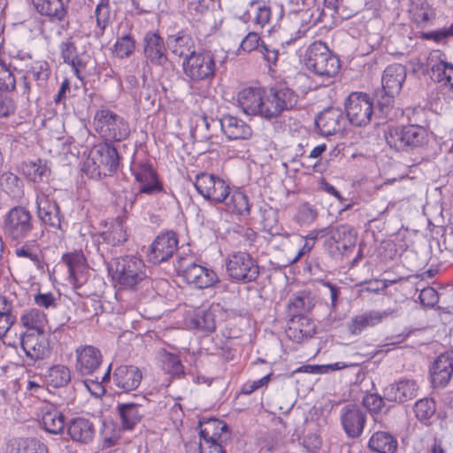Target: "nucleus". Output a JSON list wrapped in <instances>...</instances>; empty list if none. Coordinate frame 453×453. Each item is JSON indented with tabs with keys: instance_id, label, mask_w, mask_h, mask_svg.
I'll return each mask as SVG.
<instances>
[{
	"instance_id": "f257e3e1",
	"label": "nucleus",
	"mask_w": 453,
	"mask_h": 453,
	"mask_svg": "<svg viewBox=\"0 0 453 453\" xmlns=\"http://www.w3.org/2000/svg\"><path fill=\"white\" fill-rule=\"evenodd\" d=\"M297 101L298 95L288 87H273L268 90L246 88L238 95V103L243 112L269 120L292 110Z\"/></svg>"
},
{
	"instance_id": "f03ea898",
	"label": "nucleus",
	"mask_w": 453,
	"mask_h": 453,
	"mask_svg": "<svg viewBox=\"0 0 453 453\" xmlns=\"http://www.w3.org/2000/svg\"><path fill=\"white\" fill-rule=\"evenodd\" d=\"M108 271L112 280L124 288L134 289L147 280L145 264L135 256L113 258L108 264Z\"/></svg>"
},
{
	"instance_id": "7ed1b4c3",
	"label": "nucleus",
	"mask_w": 453,
	"mask_h": 453,
	"mask_svg": "<svg viewBox=\"0 0 453 453\" xmlns=\"http://www.w3.org/2000/svg\"><path fill=\"white\" fill-rule=\"evenodd\" d=\"M303 61L308 70L326 80L334 78L341 66L338 58L321 41L312 42L306 49Z\"/></svg>"
},
{
	"instance_id": "20e7f679",
	"label": "nucleus",
	"mask_w": 453,
	"mask_h": 453,
	"mask_svg": "<svg viewBox=\"0 0 453 453\" xmlns=\"http://www.w3.org/2000/svg\"><path fill=\"white\" fill-rule=\"evenodd\" d=\"M119 163L117 149L108 142L95 145L84 163L83 171L91 178H101L114 173Z\"/></svg>"
},
{
	"instance_id": "39448f33",
	"label": "nucleus",
	"mask_w": 453,
	"mask_h": 453,
	"mask_svg": "<svg viewBox=\"0 0 453 453\" xmlns=\"http://www.w3.org/2000/svg\"><path fill=\"white\" fill-rule=\"evenodd\" d=\"M199 426V453H226L224 443L230 438L227 425L218 418H209L200 421Z\"/></svg>"
},
{
	"instance_id": "423d86ee",
	"label": "nucleus",
	"mask_w": 453,
	"mask_h": 453,
	"mask_svg": "<svg viewBox=\"0 0 453 453\" xmlns=\"http://www.w3.org/2000/svg\"><path fill=\"white\" fill-rule=\"evenodd\" d=\"M94 127L100 136L108 141L120 142L127 139L130 134L127 121L108 109L96 111Z\"/></svg>"
},
{
	"instance_id": "0eeeda50",
	"label": "nucleus",
	"mask_w": 453,
	"mask_h": 453,
	"mask_svg": "<svg viewBox=\"0 0 453 453\" xmlns=\"http://www.w3.org/2000/svg\"><path fill=\"white\" fill-rule=\"evenodd\" d=\"M387 143L396 150L422 145L426 138V129L418 125L388 127L385 131Z\"/></svg>"
},
{
	"instance_id": "6e6552de",
	"label": "nucleus",
	"mask_w": 453,
	"mask_h": 453,
	"mask_svg": "<svg viewBox=\"0 0 453 453\" xmlns=\"http://www.w3.org/2000/svg\"><path fill=\"white\" fill-rule=\"evenodd\" d=\"M182 69L184 74L193 81L211 80L216 71L214 57L211 51L193 52L184 58Z\"/></svg>"
},
{
	"instance_id": "1a4fd4ad",
	"label": "nucleus",
	"mask_w": 453,
	"mask_h": 453,
	"mask_svg": "<svg viewBox=\"0 0 453 453\" xmlns=\"http://www.w3.org/2000/svg\"><path fill=\"white\" fill-rule=\"evenodd\" d=\"M346 116L353 126H367L373 115V104L369 95L362 92H352L345 100Z\"/></svg>"
},
{
	"instance_id": "9d476101",
	"label": "nucleus",
	"mask_w": 453,
	"mask_h": 453,
	"mask_svg": "<svg viewBox=\"0 0 453 453\" xmlns=\"http://www.w3.org/2000/svg\"><path fill=\"white\" fill-rule=\"evenodd\" d=\"M226 271L234 280L251 282L259 275L257 262L247 252H235L229 255L226 260Z\"/></svg>"
},
{
	"instance_id": "9b49d317",
	"label": "nucleus",
	"mask_w": 453,
	"mask_h": 453,
	"mask_svg": "<svg viewBox=\"0 0 453 453\" xmlns=\"http://www.w3.org/2000/svg\"><path fill=\"white\" fill-rule=\"evenodd\" d=\"M326 232L327 238L325 240V246L332 255L342 254L356 245L357 233L350 225H331L327 227Z\"/></svg>"
},
{
	"instance_id": "f8f14e48",
	"label": "nucleus",
	"mask_w": 453,
	"mask_h": 453,
	"mask_svg": "<svg viewBox=\"0 0 453 453\" xmlns=\"http://www.w3.org/2000/svg\"><path fill=\"white\" fill-rule=\"evenodd\" d=\"M195 187L205 199L216 203H224L230 195V187L224 180L207 173L196 175Z\"/></svg>"
},
{
	"instance_id": "ddd939ff",
	"label": "nucleus",
	"mask_w": 453,
	"mask_h": 453,
	"mask_svg": "<svg viewBox=\"0 0 453 453\" xmlns=\"http://www.w3.org/2000/svg\"><path fill=\"white\" fill-rule=\"evenodd\" d=\"M32 229V216L26 208L21 206L13 207L5 216L4 231L12 240L26 238Z\"/></svg>"
},
{
	"instance_id": "4468645a",
	"label": "nucleus",
	"mask_w": 453,
	"mask_h": 453,
	"mask_svg": "<svg viewBox=\"0 0 453 453\" xmlns=\"http://www.w3.org/2000/svg\"><path fill=\"white\" fill-rule=\"evenodd\" d=\"M247 12L254 25L260 27L277 23L284 15L283 6L272 0H252Z\"/></svg>"
},
{
	"instance_id": "2eb2a0df",
	"label": "nucleus",
	"mask_w": 453,
	"mask_h": 453,
	"mask_svg": "<svg viewBox=\"0 0 453 453\" xmlns=\"http://www.w3.org/2000/svg\"><path fill=\"white\" fill-rule=\"evenodd\" d=\"M178 272L181 273L187 283L197 288H207L218 282L216 273L196 263L186 265L185 259L180 257L176 265Z\"/></svg>"
},
{
	"instance_id": "dca6fc26",
	"label": "nucleus",
	"mask_w": 453,
	"mask_h": 453,
	"mask_svg": "<svg viewBox=\"0 0 453 453\" xmlns=\"http://www.w3.org/2000/svg\"><path fill=\"white\" fill-rule=\"evenodd\" d=\"M37 216L42 223L53 229L62 230V219L60 209L55 199L43 192L36 195Z\"/></svg>"
},
{
	"instance_id": "f3484780",
	"label": "nucleus",
	"mask_w": 453,
	"mask_h": 453,
	"mask_svg": "<svg viewBox=\"0 0 453 453\" xmlns=\"http://www.w3.org/2000/svg\"><path fill=\"white\" fill-rule=\"evenodd\" d=\"M178 249V239L173 231L158 234L150 245L148 254L149 260L153 264H160L171 258Z\"/></svg>"
},
{
	"instance_id": "a211bd4d",
	"label": "nucleus",
	"mask_w": 453,
	"mask_h": 453,
	"mask_svg": "<svg viewBox=\"0 0 453 453\" xmlns=\"http://www.w3.org/2000/svg\"><path fill=\"white\" fill-rule=\"evenodd\" d=\"M131 170L139 183V193L155 195L163 190L156 171L148 162L133 163Z\"/></svg>"
},
{
	"instance_id": "6ab92c4d",
	"label": "nucleus",
	"mask_w": 453,
	"mask_h": 453,
	"mask_svg": "<svg viewBox=\"0 0 453 453\" xmlns=\"http://www.w3.org/2000/svg\"><path fill=\"white\" fill-rule=\"evenodd\" d=\"M366 421V413L356 404H348L342 409L341 423L349 438L359 437Z\"/></svg>"
},
{
	"instance_id": "aec40b11",
	"label": "nucleus",
	"mask_w": 453,
	"mask_h": 453,
	"mask_svg": "<svg viewBox=\"0 0 453 453\" xmlns=\"http://www.w3.org/2000/svg\"><path fill=\"white\" fill-rule=\"evenodd\" d=\"M453 375V350L441 353L430 367V377L434 387L443 388Z\"/></svg>"
},
{
	"instance_id": "412c9836",
	"label": "nucleus",
	"mask_w": 453,
	"mask_h": 453,
	"mask_svg": "<svg viewBox=\"0 0 453 453\" xmlns=\"http://www.w3.org/2000/svg\"><path fill=\"white\" fill-rule=\"evenodd\" d=\"M426 65L432 80L444 82L453 88V65L441 59V53L439 50L429 53Z\"/></svg>"
},
{
	"instance_id": "4be33fe9",
	"label": "nucleus",
	"mask_w": 453,
	"mask_h": 453,
	"mask_svg": "<svg viewBox=\"0 0 453 453\" xmlns=\"http://www.w3.org/2000/svg\"><path fill=\"white\" fill-rule=\"evenodd\" d=\"M76 371L81 375L93 374L102 363V355L98 349L86 345L76 349Z\"/></svg>"
},
{
	"instance_id": "5701e85b",
	"label": "nucleus",
	"mask_w": 453,
	"mask_h": 453,
	"mask_svg": "<svg viewBox=\"0 0 453 453\" xmlns=\"http://www.w3.org/2000/svg\"><path fill=\"white\" fill-rule=\"evenodd\" d=\"M346 125V119L342 110L329 108L320 112L316 119V127L324 136L342 132Z\"/></svg>"
},
{
	"instance_id": "b1692460",
	"label": "nucleus",
	"mask_w": 453,
	"mask_h": 453,
	"mask_svg": "<svg viewBox=\"0 0 453 453\" xmlns=\"http://www.w3.org/2000/svg\"><path fill=\"white\" fill-rule=\"evenodd\" d=\"M62 261L68 268L69 280L74 288L82 286L88 279V266L81 252L65 254Z\"/></svg>"
},
{
	"instance_id": "393cba45",
	"label": "nucleus",
	"mask_w": 453,
	"mask_h": 453,
	"mask_svg": "<svg viewBox=\"0 0 453 453\" xmlns=\"http://www.w3.org/2000/svg\"><path fill=\"white\" fill-rule=\"evenodd\" d=\"M133 25L129 21L121 22L117 29V40L113 45V54L119 58L131 57L136 48V41L132 33Z\"/></svg>"
},
{
	"instance_id": "a878e982",
	"label": "nucleus",
	"mask_w": 453,
	"mask_h": 453,
	"mask_svg": "<svg viewBox=\"0 0 453 453\" xmlns=\"http://www.w3.org/2000/svg\"><path fill=\"white\" fill-rule=\"evenodd\" d=\"M20 344L32 361L42 360L50 354L49 342L42 334H24Z\"/></svg>"
},
{
	"instance_id": "bb28decb",
	"label": "nucleus",
	"mask_w": 453,
	"mask_h": 453,
	"mask_svg": "<svg viewBox=\"0 0 453 453\" xmlns=\"http://www.w3.org/2000/svg\"><path fill=\"white\" fill-rule=\"evenodd\" d=\"M211 122L219 124L229 140H245L252 135V129L247 123L231 115H225L219 121L211 119Z\"/></svg>"
},
{
	"instance_id": "cd10ccee",
	"label": "nucleus",
	"mask_w": 453,
	"mask_h": 453,
	"mask_svg": "<svg viewBox=\"0 0 453 453\" xmlns=\"http://www.w3.org/2000/svg\"><path fill=\"white\" fill-rule=\"evenodd\" d=\"M166 47L163 38L156 32L144 36V56L153 65H163L167 61Z\"/></svg>"
},
{
	"instance_id": "c85d7f7f",
	"label": "nucleus",
	"mask_w": 453,
	"mask_h": 453,
	"mask_svg": "<svg viewBox=\"0 0 453 453\" xmlns=\"http://www.w3.org/2000/svg\"><path fill=\"white\" fill-rule=\"evenodd\" d=\"M406 69L403 65L394 64L388 65L384 70L381 78L382 93L398 95L406 79Z\"/></svg>"
},
{
	"instance_id": "c756f323",
	"label": "nucleus",
	"mask_w": 453,
	"mask_h": 453,
	"mask_svg": "<svg viewBox=\"0 0 453 453\" xmlns=\"http://www.w3.org/2000/svg\"><path fill=\"white\" fill-rule=\"evenodd\" d=\"M418 386L413 380H402L385 389V398L390 402L405 403L418 395Z\"/></svg>"
},
{
	"instance_id": "7c9ffc66",
	"label": "nucleus",
	"mask_w": 453,
	"mask_h": 453,
	"mask_svg": "<svg viewBox=\"0 0 453 453\" xmlns=\"http://www.w3.org/2000/svg\"><path fill=\"white\" fill-rule=\"evenodd\" d=\"M21 70L25 78L36 81L39 88H43L49 80L51 70L47 61L27 58L23 60Z\"/></svg>"
},
{
	"instance_id": "2f4dec72",
	"label": "nucleus",
	"mask_w": 453,
	"mask_h": 453,
	"mask_svg": "<svg viewBox=\"0 0 453 453\" xmlns=\"http://www.w3.org/2000/svg\"><path fill=\"white\" fill-rule=\"evenodd\" d=\"M142 379V371L134 365H120L113 372L115 385L124 391L136 389Z\"/></svg>"
},
{
	"instance_id": "473e14b6",
	"label": "nucleus",
	"mask_w": 453,
	"mask_h": 453,
	"mask_svg": "<svg viewBox=\"0 0 453 453\" xmlns=\"http://www.w3.org/2000/svg\"><path fill=\"white\" fill-rule=\"evenodd\" d=\"M388 316V311H368L352 318L348 323V330L351 334L357 335L366 328L379 325Z\"/></svg>"
},
{
	"instance_id": "72a5a7b5",
	"label": "nucleus",
	"mask_w": 453,
	"mask_h": 453,
	"mask_svg": "<svg viewBox=\"0 0 453 453\" xmlns=\"http://www.w3.org/2000/svg\"><path fill=\"white\" fill-rule=\"evenodd\" d=\"M286 334L292 341L300 342L314 335L315 326L312 321L307 317L293 315L288 322Z\"/></svg>"
},
{
	"instance_id": "f704fd0d",
	"label": "nucleus",
	"mask_w": 453,
	"mask_h": 453,
	"mask_svg": "<svg viewBox=\"0 0 453 453\" xmlns=\"http://www.w3.org/2000/svg\"><path fill=\"white\" fill-rule=\"evenodd\" d=\"M32 4L40 15L52 22H62L67 15V6L63 0H32Z\"/></svg>"
},
{
	"instance_id": "c9c22d12",
	"label": "nucleus",
	"mask_w": 453,
	"mask_h": 453,
	"mask_svg": "<svg viewBox=\"0 0 453 453\" xmlns=\"http://www.w3.org/2000/svg\"><path fill=\"white\" fill-rule=\"evenodd\" d=\"M67 434L76 442L88 444L92 441L95 435L93 424L87 418H73L67 425Z\"/></svg>"
},
{
	"instance_id": "e433bc0d",
	"label": "nucleus",
	"mask_w": 453,
	"mask_h": 453,
	"mask_svg": "<svg viewBox=\"0 0 453 453\" xmlns=\"http://www.w3.org/2000/svg\"><path fill=\"white\" fill-rule=\"evenodd\" d=\"M166 45L170 51L177 57L188 58L196 51L194 38L184 31L169 35L166 39Z\"/></svg>"
},
{
	"instance_id": "4c0bfd02",
	"label": "nucleus",
	"mask_w": 453,
	"mask_h": 453,
	"mask_svg": "<svg viewBox=\"0 0 453 453\" xmlns=\"http://www.w3.org/2000/svg\"><path fill=\"white\" fill-rule=\"evenodd\" d=\"M118 411L121 419V426L127 430H132L143 416L142 406L140 403H127L119 404Z\"/></svg>"
},
{
	"instance_id": "58836bf2",
	"label": "nucleus",
	"mask_w": 453,
	"mask_h": 453,
	"mask_svg": "<svg viewBox=\"0 0 453 453\" xmlns=\"http://www.w3.org/2000/svg\"><path fill=\"white\" fill-rule=\"evenodd\" d=\"M47 322L46 314L36 308L25 311L20 317L21 325L29 330L36 331L38 334H44V327Z\"/></svg>"
},
{
	"instance_id": "ea45409f",
	"label": "nucleus",
	"mask_w": 453,
	"mask_h": 453,
	"mask_svg": "<svg viewBox=\"0 0 453 453\" xmlns=\"http://www.w3.org/2000/svg\"><path fill=\"white\" fill-rule=\"evenodd\" d=\"M369 448L378 453H395L397 441L390 434L379 431L372 435Z\"/></svg>"
},
{
	"instance_id": "a19ab883",
	"label": "nucleus",
	"mask_w": 453,
	"mask_h": 453,
	"mask_svg": "<svg viewBox=\"0 0 453 453\" xmlns=\"http://www.w3.org/2000/svg\"><path fill=\"white\" fill-rule=\"evenodd\" d=\"M125 223L124 217H117L111 223L109 230L103 233V239L113 246L125 242L128 236Z\"/></svg>"
},
{
	"instance_id": "79ce46f5",
	"label": "nucleus",
	"mask_w": 453,
	"mask_h": 453,
	"mask_svg": "<svg viewBox=\"0 0 453 453\" xmlns=\"http://www.w3.org/2000/svg\"><path fill=\"white\" fill-rule=\"evenodd\" d=\"M59 50L64 62L71 65L74 73L79 77L80 68L83 67L84 64L74 42L70 40L62 42L59 45Z\"/></svg>"
},
{
	"instance_id": "37998d69",
	"label": "nucleus",
	"mask_w": 453,
	"mask_h": 453,
	"mask_svg": "<svg viewBox=\"0 0 453 453\" xmlns=\"http://www.w3.org/2000/svg\"><path fill=\"white\" fill-rule=\"evenodd\" d=\"M409 12L411 19L422 24L434 18V12L427 0H410Z\"/></svg>"
},
{
	"instance_id": "c03bdc74",
	"label": "nucleus",
	"mask_w": 453,
	"mask_h": 453,
	"mask_svg": "<svg viewBox=\"0 0 453 453\" xmlns=\"http://www.w3.org/2000/svg\"><path fill=\"white\" fill-rule=\"evenodd\" d=\"M42 423L44 429L53 434H62L65 426L64 414L55 409L43 413Z\"/></svg>"
},
{
	"instance_id": "a18cd8bd",
	"label": "nucleus",
	"mask_w": 453,
	"mask_h": 453,
	"mask_svg": "<svg viewBox=\"0 0 453 453\" xmlns=\"http://www.w3.org/2000/svg\"><path fill=\"white\" fill-rule=\"evenodd\" d=\"M9 453H48V449L36 439H19L11 444Z\"/></svg>"
},
{
	"instance_id": "49530a36",
	"label": "nucleus",
	"mask_w": 453,
	"mask_h": 453,
	"mask_svg": "<svg viewBox=\"0 0 453 453\" xmlns=\"http://www.w3.org/2000/svg\"><path fill=\"white\" fill-rule=\"evenodd\" d=\"M15 255L34 266L39 268L42 261V251L38 245L33 242H26L15 249Z\"/></svg>"
},
{
	"instance_id": "de8ad7c7",
	"label": "nucleus",
	"mask_w": 453,
	"mask_h": 453,
	"mask_svg": "<svg viewBox=\"0 0 453 453\" xmlns=\"http://www.w3.org/2000/svg\"><path fill=\"white\" fill-rule=\"evenodd\" d=\"M96 27L99 29V35H104L106 27L115 18L114 12L110 6V0H100L95 10Z\"/></svg>"
},
{
	"instance_id": "09e8293b",
	"label": "nucleus",
	"mask_w": 453,
	"mask_h": 453,
	"mask_svg": "<svg viewBox=\"0 0 453 453\" xmlns=\"http://www.w3.org/2000/svg\"><path fill=\"white\" fill-rule=\"evenodd\" d=\"M71 380L69 368L63 365H57L50 367L46 375L47 383L53 388L66 386Z\"/></svg>"
},
{
	"instance_id": "8fccbe9b",
	"label": "nucleus",
	"mask_w": 453,
	"mask_h": 453,
	"mask_svg": "<svg viewBox=\"0 0 453 453\" xmlns=\"http://www.w3.org/2000/svg\"><path fill=\"white\" fill-rule=\"evenodd\" d=\"M24 173L34 182H42L50 176V170L46 163L41 159L30 161L23 166Z\"/></svg>"
},
{
	"instance_id": "3c124183",
	"label": "nucleus",
	"mask_w": 453,
	"mask_h": 453,
	"mask_svg": "<svg viewBox=\"0 0 453 453\" xmlns=\"http://www.w3.org/2000/svg\"><path fill=\"white\" fill-rule=\"evenodd\" d=\"M228 209L240 215L250 213V205L248 196L242 191L235 190L231 194L230 199L224 202Z\"/></svg>"
},
{
	"instance_id": "603ef678",
	"label": "nucleus",
	"mask_w": 453,
	"mask_h": 453,
	"mask_svg": "<svg viewBox=\"0 0 453 453\" xmlns=\"http://www.w3.org/2000/svg\"><path fill=\"white\" fill-rule=\"evenodd\" d=\"M190 326L207 332H212L216 328L213 314L206 310L197 311L190 319Z\"/></svg>"
},
{
	"instance_id": "864d4df0",
	"label": "nucleus",
	"mask_w": 453,
	"mask_h": 453,
	"mask_svg": "<svg viewBox=\"0 0 453 453\" xmlns=\"http://www.w3.org/2000/svg\"><path fill=\"white\" fill-rule=\"evenodd\" d=\"M315 305L314 298L309 294L302 293L292 299L288 304L294 315L303 316L304 312L311 311Z\"/></svg>"
},
{
	"instance_id": "5fc2aeb1",
	"label": "nucleus",
	"mask_w": 453,
	"mask_h": 453,
	"mask_svg": "<svg viewBox=\"0 0 453 453\" xmlns=\"http://www.w3.org/2000/svg\"><path fill=\"white\" fill-rule=\"evenodd\" d=\"M414 411L419 420L427 424L428 420L435 413V403L429 398L420 399L416 403Z\"/></svg>"
},
{
	"instance_id": "6e6d98bb",
	"label": "nucleus",
	"mask_w": 453,
	"mask_h": 453,
	"mask_svg": "<svg viewBox=\"0 0 453 453\" xmlns=\"http://www.w3.org/2000/svg\"><path fill=\"white\" fill-rule=\"evenodd\" d=\"M317 217V210L310 203H303L299 205L295 219L301 225H310L315 221Z\"/></svg>"
},
{
	"instance_id": "4d7b16f0",
	"label": "nucleus",
	"mask_w": 453,
	"mask_h": 453,
	"mask_svg": "<svg viewBox=\"0 0 453 453\" xmlns=\"http://www.w3.org/2000/svg\"><path fill=\"white\" fill-rule=\"evenodd\" d=\"M16 80L10 68L0 59V90L12 91L15 88Z\"/></svg>"
},
{
	"instance_id": "13d9d810",
	"label": "nucleus",
	"mask_w": 453,
	"mask_h": 453,
	"mask_svg": "<svg viewBox=\"0 0 453 453\" xmlns=\"http://www.w3.org/2000/svg\"><path fill=\"white\" fill-rule=\"evenodd\" d=\"M163 364L167 372L174 376H180L184 372L180 358L174 354L167 353L165 355Z\"/></svg>"
},
{
	"instance_id": "bf43d9fd",
	"label": "nucleus",
	"mask_w": 453,
	"mask_h": 453,
	"mask_svg": "<svg viewBox=\"0 0 453 453\" xmlns=\"http://www.w3.org/2000/svg\"><path fill=\"white\" fill-rule=\"evenodd\" d=\"M35 303L45 309L57 307L58 298L52 293H38L34 297Z\"/></svg>"
},
{
	"instance_id": "052dcab7",
	"label": "nucleus",
	"mask_w": 453,
	"mask_h": 453,
	"mask_svg": "<svg viewBox=\"0 0 453 453\" xmlns=\"http://www.w3.org/2000/svg\"><path fill=\"white\" fill-rule=\"evenodd\" d=\"M384 403V399L377 394H370L363 398L364 406L370 411H380Z\"/></svg>"
},
{
	"instance_id": "680f3d73",
	"label": "nucleus",
	"mask_w": 453,
	"mask_h": 453,
	"mask_svg": "<svg viewBox=\"0 0 453 453\" xmlns=\"http://www.w3.org/2000/svg\"><path fill=\"white\" fill-rule=\"evenodd\" d=\"M453 36V25L449 27H442L434 31L423 34V38L427 40H434V42H441L442 40Z\"/></svg>"
},
{
	"instance_id": "e2e57ef3",
	"label": "nucleus",
	"mask_w": 453,
	"mask_h": 453,
	"mask_svg": "<svg viewBox=\"0 0 453 453\" xmlns=\"http://www.w3.org/2000/svg\"><path fill=\"white\" fill-rule=\"evenodd\" d=\"M418 298L423 305L433 307L437 303L439 296L434 288L428 287L420 291Z\"/></svg>"
},
{
	"instance_id": "0e129e2a",
	"label": "nucleus",
	"mask_w": 453,
	"mask_h": 453,
	"mask_svg": "<svg viewBox=\"0 0 453 453\" xmlns=\"http://www.w3.org/2000/svg\"><path fill=\"white\" fill-rule=\"evenodd\" d=\"M16 104L12 98L6 95L0 94V117L5 118L14 114Z\"/></svg>"
},
{
	"instance_id": "69168bd1",
	"label": "nucleus",
	"mask_w": 453,
	"mask_h": 453,
	"mask_svg": "<svg viewBox=\"0 0 453 453\" xmlns=\"http://www.w3.org/2000/svg\"><path fill=\"white\" fill-rule=\"evenodd\" d=\"M260 37L257 33L250 32L241 42V48L246 52H250L256 49L259 50L261 44H259Z\"/></svg>"
},
{
	"instance_id": "338daca9",
	"label": "nucleus",
	"mask_w": 453,
	"mask_h": 453,
	"mask_svg": "<svg viewBox=\"0 0 453 453\" xmlns=\"http://www.w3.org/2000/svg\"><path fill=\"white\" fill-rule=\"evenodd\" d=\"M1 186L7 192L12 193L14 189L18 188L19 183V179L17 175L12 173H5L1 176Z\"/></svg>"
},
{
	"instance_id": "774afa93",
	"label": "nucleus",
	"mask_w": 453,
	"mask_h": 453,
	"mask_svg": "<svg viewBox=\"0 0 453 453\" xmlns=\"http://www.w3.org/2000/svg\"><path fill=\"white\" fill-rule=\"evenodd\" d=\"M17 318L13 313L0 315V337H4L6 335L10 328L16 322Z\"/></svg>"
}]
</instances>
